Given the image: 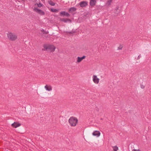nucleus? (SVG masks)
I'll use <instances>...</instances> for the list:
<instances>
[{
  "label": "nucleus",
  "instance_id": "nucleus-1",
  "mask_svg": "<svg viewBox=\"0 0 151 151\" xmlns=\"http://www.w3.org/2000/svg\"><path fill=\"white\" fill-rule=\"evenodd\" d=\"M69 122L71 126H75L78 122V119L74 117H71L69 119Z\"/></svg>",
  "mask_w": 151,
  "mask_h": 151
},
{
  "label": "nucleus",
  "instance_id": "nucleus-2",
  "mask_svg": "<svg viewBox=\"0 0 151 151\" xmlns=\"http://www.w3.org/2000/svg\"><path fill=\"white\" fill-rule=\"evenodd\" d=\"M7 36L8 39L10 40L14 41L17 37V35L14 33L8 32L7 34Z\"/></svg>",
  "mask_w": 151,
  "mask_h": 151
},
{
  "label": "nucleus",
  "instance_id": "nucleus-3",
  "mask_svg": "<svg viewBox=\"0 0 151 151\" xmlns=\"http://www.w3.org/2000/svg\"><path fill=\"white\" fill-rule=\"evenodd\" d=\"M44 48L46 50H49L51 51H55V47L54 45H45Z\"/></svg>",
  "mask_w": 151,
  "mask_h": 151
},
{
  "label": "nucleus",
  "instance_id": "nucleus-4",
  "mask_svg": "<svg viewBox=\"0 0 151 151\" xmlns=\"http://www.w3.org/2000/svg\"><path fill=\"white\" fill-rule=\"evenodd\" d=\"M33 10L39 14L41 15H43L45 14V12L40 9H39L36 7H35L33 8Z\"/></svg>",
  "mask_w": 151,
  "mask_h": 151
},
{
  "label": "nucleus",
  "instance_id": "nucleus-5",
  "mask_svg": "<svg viewBox=\"0 0 151 151\" xmlns=\"http://www.w3.org/2000/svg\"><path fill=\"white\" fill-rule=\"evenodd\" d=\"M93 80L96 84H98L99 82V79L97 77L96 75H93Z\"/></svg>",
  "mask_w": 151,
  "mask_h": 151
},
{
  "label": "nucleus",
  "instance_id": "nucleus-6",
  "mask_svg": "<svg viewBox=\"0 0 151 151\" xmlns=\"http://www.w3.org/2000/svg\"><path fill=\"white\" fill-rule=\"evenodd\" d=\"M88 2L86 1H83L81 2L79 4L80 6L82 7L86 6L88 5Z\"/></svg>",
  "mask_w": 151,
  "mask_h": 151
},
{
  "label": "nucleus",
  "instance_id": "nucleus-7",
  "mask_svg": "<svg viewBox=\"0 0 151 151\" xmlns=\"http://www.w3.org/2000/svg\"><path fill=\"white\" fill-rule=\"evenodd\" d=\"M92 134L94 136L98 137L100 136V133L99 131H95L93 132Z\"/></svg>",
  "mask_w": 151,
  "mask_h": 151
},
{
  "label": "nucleus",
  "instance_id": "nucleus-8",
  "mask_svg": "<svg viewBox=\"0 0 151 151\" xmlns=\"http://www.w3.org/2000/svg\"><path fill=\"white\" fill-rule=\"evenodd\" d=\"M21 125V124L17 122H14L12 124V126L16 128H17Z\"/></svg>",
  "mask_w": 151,
  "mask_h": 151
},
{
  "label": "nucleus",
  "instance_id": "nucleus-9",
  "mask_svg": "<svg viewBox=\"0 0 151 151\" xmlns=\"http://www.w3.org/2000/svg\"><path fill=\"white\" fill-rule=\"evenodd\" d=\"M85 58L86 56H83L82 57H78L77 62L78 63L80 62L83 59H85Z\"/></svg>",
  "mask_w": 151,
  "mask_h": 151
},
{
  "label": "nucleus",
  "instance_id": "nucleus-10",
  "mask_svg": "<svg viewBox=\"0 0 151 151\" xmlns=\"http://www.w3.org/2000/svg\"><path fill=\"white\" fill-rule=\"evenodd\" d=\"M60 15H63L64 16H65L67 17H68L69 16L70 14L68 12H65V11H63L60 12Z\"/></svg>",
  "mask_w": 151,
  "mask_h": 151
},
{
  "label": "nucleus",
  "instance_id": "nucleus-11",
  "mask_svg": "<svg viewBox=\"0 0 151 151\" xmlns=\"http://www.w3.org/2000/svg\"><path fill=\"white\" fill-rule=\"evenodd\" d=\"M45 88L46 90L50 91L52 90V87L50 86L46 85L45 87Z\"/></svg>",
  "mask_w": 151,
  "mask_h": 151
},
{
  "label": "nucleus",
  "instance_id": "nucleus-12",
  "mask_svg": "<svg viewBox=\"0 0 151 151\" xmlns=\"http://www.w3.org/2000/svg\"><path fill=\"white\" fill-rule=\"evenodd\" d=\"M96 0H91L90 1V5L92 6H94L96 4Z\"/></svg>",
  "mask_w": 151,
  "mask_h": 151
},
{
  "label": "nucleus",
  "instance_id": "nucleus-13",
  "mask_svg": "<svg viewBox=\"0 0 151 151\" xmlns=\"http://www.w3.org/2000/svg\"><path fill=\"white\" fill-rule=\"evenodd\" d=\"M76 10V8L75 7H71L69 9V11L71 12H75Z\"/></svg>",
  "mask_w": 151,
  "mask_h": 151
},
{
  "label": "nucleus",
  "instance_id": "nucleus-14",
  "mask_svg": "<svg viewBox=\"0 0 151 151\" xmlns=\"http://www.w3.org/2000/svg\"><path fill=\"white\" fill-rule=\"evenodd\" d=\"M60 20L65 22H66L68 21H70V20L69 19H65L64 18L61 19Z\"/></svg>",
  "mask_w": 151,
  "mask_h": 151
},
{
  "label": "nucleus",
  "instance_id": "nucleus-15",
  "mask_svg": "<svg viewBox=\"0 0 151 151\" xmlns=\"http://www.w3.org/2000/svg\"><path fill=\"white\" fill-rule=\"evenodd\" d=\"M112 148L114 151H117L118 149V147L116 146L112 147Z\"/></svg>",
  "mask_w": 151,
  "mask_h": 151
},
{
  "label": "nucleus",
  "instance_id": "nucleus-16",
  "mask_svg": "<svg viewBox=\"0 0 151 151\" xmlns=\"http://www.w3.org/2000/svg\"><path fill=\"white\" fill-rule=\"evenodd\" d=\"M48 3L51 6H54L55 5V3L51 1H49Z\"/></svg>",
  "mask_w": 151,
  "mask_h": 151
},
{
  "label": "nucleus",
  "instance_id": "nucleus-17",
  "mask_svg": "<svg viewBox=\"0 0 151 151\" xmlns=\"http://www.w3.org/2000/svg\"><path fill=\"white\" fill-rule=\"evenodd\" d=\"M112 0H108V2L106 3V5L108 6L110 5L111 2Z\"/></svg>",
  "mask_w": 151,
  "mask_h": 151
},
{
  "label": "nucleus",
  "instance_id": "nucleus-18",
  "mask_svg": "<svg viewBox=\"0 0 151 151\" xmlns=\"http://www.w3.org/2000/svg\"><path fill=\"white\" fill-rule=\"evenodd\" d=\"M37 5L38 7H40L42 6L43 5L42 4H41V3H39V4H35V5Z\"/></svg>",
  "mask_w": 151,
  "mask_h": 151
},
{
  "label": "nucleus",
  "instance_id": "nucleus-19",
  "mask_svg": "<svg viewBox=\"0 0 151 151\" xmlns=\"http://www.w3.org/2000/svg\"><path fill=\"white\" fill-rule=\"evenodd\" d=\"M51 11L53 12H58V10L55 9H52Z\"/></svg>",
  "mask_w": 151,
  "mask_h": 151
},
{
  "label": "nucleus",
  "instance_id": "nucleus-20",
  "mask_svg": "<svg viewBox=\"0 0 151 151\" xmlns=\"http://www.w3.org/2000/svg\"><path fill=\"white\" fill-rule=\"evenodd\" d=\"M122 45H120L119 47H118L117 48V50H122Z\"/></svg>",
  "mask_w": 151,
  "mask_h": 151
},
{
  "label": "nucleus",
  "instance_id": "nucleus-21",
  "mask_svg": "<svg viewBox=\"0 0 151 151\" xmlns=\"http://www.w3.org/2000/svg\"><path fill=\"white\" fill-rule=\"evenodd\" d=\"M132 151H141L139 149L137 150V149H134L132 150Z\"/></svg>",
  "mask_w": 151,
  "mask_h": 151
},
{
  "label": "nucleus",
  "instance_id": "nucleus-22",
  "mask_svg": "<svg viewBox=\"0 0 151 151\" xmlns=\"http://www.w3.org/2000/svg\"><path fill=\"white\" fill-rule=\"evenodd\" d=\"M140 56H141L140 55H139L137 58L138 59H139L140 58Z\"/></svg>",
  "mask_w": 151,
  "mask_h": 151
},
{
  "label": "nucleus",
  "instance_id": "nucleus-23",
  "mask_svg": "<svg viewBox=\"0 0 151 151\" xmlns=\"http://www.w3.org/2000/svg\"><path fill=\"white\" fill-rule=\"evenodd\" d=\"M141 88H144V87L143 86H141Z\"/></svg>",
  "mask_w": 151,
  "mask_h": 151
}]
</instances>
